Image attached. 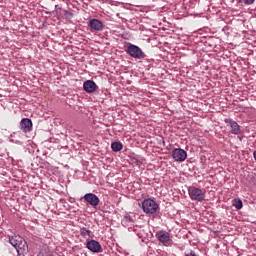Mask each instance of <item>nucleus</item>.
I'll list each match as a JSON object with an SVG mask.
<instances>
[{
    "mask_svg": "<svg viewBox=\"0 0 256 256\" xmlns=\"http://www.w3.org/2000/svg\"><path fill=\"white\" fill-rule=\"evenodd\" d=\"M185 256H199V255H197L196 253H195V251H190V253H188V254H185Z\"/></svg>",
    "mask_w": 256,
    "mask_h": 256,
    "instance_id": "a211bd4d",
    "label": "nucleus"
},
{
    "mask_svg": "<svg viewBox=\"0 0 256 256\" xmlns=\"http://www.w3.org/2000/svg\"><path fill=\"white\" fill-rule=\"evenodd\" d=\"M84 200L92 207H97V205H99V197L93 193L85 194Z\"/></svg>",
    "mask_w": 256,
    "mask_h": 256,
    "instance_id": "6e6552de",
    "label": "nucleus"
},
{
    "mask_svg": "<svg viewBox=\"0 0 256 256\" xmlns=\"http://www.w3.org/2000/svg\"><path fill=\"white\" fill-rule=\"evenodd\" d=\"M122 223H124V225H131L132 223H135V220L131 215L126 214L122 220Z\"/></svg>",
    "mask_w": 256,
    "mask_h": 256,
    "instance_id": "4468645a",
    "label": "nucleus"
},
{
    "mask_svg": "<svg viewBox=\"0 0 256 256\" xmlns=\"http://www.w3.org/2000/svg\"><path fill=\"white\" fill-rule=\"evenodd\" d=\"M142 209L146 215H155L159 211V204L154 199L147 198L142 202Z\"/></svg>",
    "mask_w": 256,
    "mask_h": 256,
    "instance_id": "f03ea898",
    "label": "nucleus"
},
{
    "mask_svg": "<svg viewBox=\"0 0 256 256\" xmlns=\"http://www.w3.org/2000/svg\"><path fill=\"white\" fill-rule=\"evenodd\" d=\"M80 235L82 237H91V230H88L85 227L80 228Z\"/></svg>",
    "mask_w": 256,
    "mask_h": 256,
    "instance_id": "dca6fc26",
    "label": "nucleus"
},
{
    "mask_svg": "<svg viewBox=\"0 0 256 256\" xmlns=\"http://www.w3.org/2000/svg\"><path fill=\"white\" fill-rule=\"evenodd\" d=\"M86 248L92 253H101V251H103L101 243H99L97 240H89L86 243Z\"/></svg>",
    "mask_w": 256,
    "mask_h": 256,
    "instance_id": "0eeeda50",
    "label": "nucleus"
},
{
    "mask_svg": "<svg viewBox=\"0 0 256 256\" xmlns=\"http://www.w3.org/2000/svg\"><path fill=\"white\" fill-rule=\"evenodd\" d=\"M172 159H174V161L177 163H183V161L187 159V151L181 148H175L172 151Z\"/></svg>",
    "mask_w": 256,
    "mask_h": 256,
    "instance_id": "39448f33",
    "label": "nucleus"
},
{
    "mask_svg": "<svg viewBox=\"0 0 256 256\" xmlns=\"http://www.w3.org/2000/svg\"><path fill=\"white\" fill-rule=\"evenodd\" d=\"M156 237L160 243H169V239H171L169 232H158Z\"/></svg>",
    "mask_w": 256,
    "mask_h": 256,
    "instance_id": "f8f14e48",
    "label": "nucleus"
},
{
    "mask_svg": "<svg viewBox=\"0 0 256 256\" xmlns=\"http://www.w3.org/2000/svg\"><path fill=\"white\" fill-rule=\"evenodd\" d=\"M83 89L86 93H95L97 91V84L93 80H87L83 84Z\"/></svg>",
    "mask_w": 256,
    "mask_h": 256,
    "instance_id": "9d476101",
    "label": "nucleus"
},
{
    "mask_svg": "<svg viewBox=\"0 0 256 256\" xmlns=\"http://www.w3.org/2000/svg\"><path fill=\"white\" fill-rule=\"evenodd\" d=\"M111 149L115 153H118V151H121V149H123V144L121 142H113L111 144Z\"/></svg>",
    "mask_w": 256,
    "mask_h": 256,
    "instance_id": "ddd939ff",
    "label": "nucleus"
},
{
    "mask_svg": "<svg viewBox=\"0 0 256 256\" xmlns=\"http://www.w3.org/2000/svg\"><path fill=\"white\" fill-rule=\"evenodd\" d=\"M224 121L230 128V133H232V135L241 134V126H239V124L235 120L226 118Z\"/></svg>",
    "mask_w": 256,
    "mask_h": 256,
    "instance_id": "423d86ee",
    "label": "nucleus"
},
{
    "mask_svg": "<svg viewBox=\"0 0 256 256\" xmlns=\"http://www.w3.org/2000/svg\"><path fill=\"white\" fill-rule=\"evenodd\" d=\"M89 27L92 28L93 31H103L104 29L103 22L99 19L90 20Z\"/></svg>",
    "mask_w": 256,
    "mask_h": 256,
    "instance_id": "9b49d317",
    "label": "nucleus"
},
{
    "mask_svg": "<svg viewBox=\"0 0 256 256\" xmlns=\"http://www.w3.org/2000/svg\"><path fill=\"white\" fill-rule=\"evenodd\" d=\"M9 243L16 249L18 255H24V253H27V241H25L23 237L19 235L11 236L9 238Z\"/></svg>",
    "mask_w": 256,
    "mask_h": 256,
    "instance_id": "f257e3e1",
    "label": "nucleus"
},
{
    "mask_svg": "<svg viewBox=\"0 0 256 256\" xmlns=\"http://www.w3.org/2000/svg\"><path fill=\"white\" fill-rule=\"evenodd\" d=\"M188 193L190 195V199L192 201H205V191L196 187H190L188 189Z\"/></svg>",
    "mask_w": 256,
    "mask_h": 256,
    "instance_id": "20e7f679",
    "label": "nucleus"
},
{
    "mask_svg": "<svg viewBox=\"0 0 256 256\" xmlns=\"http://www.w3.org/2000/svg\"><path fill=\"white\" fill-rule=\"evenodd\" d=\"M127 55L133 57V59H145V52L135 44H130L126 49Z\"/></svg>",
    "mask_w": 256,
    "mask_h": 256,
    "instance_id": "7ed1b4c3",
    "label": "nucleus"
},
{
    "mask_svg": "<svg viewBox=\"0 0 256 256\" xmlns=\"http://www.w3.org/2000/svg\"><path fill=\"white\" fill-rule=\"evenodd\" d=\"M238 3H243L244 5H253L255 3V0H237Z\"/></svg>",
    "mask_w": 256,
    "mask_h": 256,
    "instance_id": "f3484780",
    "label": "nucleus"
},
{
    "mask_svg": "<svg viewBox=\"0 0 256 256\" xmlns=\"http://www.w3.org/2000/svg\"><path fill=\"white\" fill-rule=\"evenodd\" d=\"M232 205L235 209H243V201L241 199L232 200Z\"/></svg>",
    "mask_w": 256,
    "mask_h": 256,
    "instance_id": "2eb2a0df",
    "label": "nucleus"
},
{
    "mask_svg": "<svg viewBox=\"0 0 256 256\" xmlns=\"http://www.w3.org/2000/svg\"><path fill=\"white\" fill-rule=\"evenodd\" d=\"M33 127V122L29 118H23L20 122V129L24 133H29Z\"/></svg>",
    "mask_w": 256,
    "mask_h": 256,
    "instance_id": "1a4fd4ad",
    "label": "nucleus"
}]
</instances>
